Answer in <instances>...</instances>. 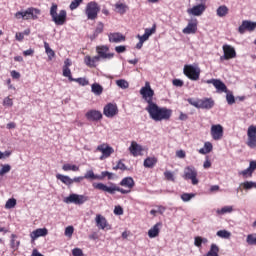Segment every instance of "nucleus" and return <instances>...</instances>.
<instances>
[{"instance_id":"774afa93","label":"nucleus","mask_w":256,"mask_h":256,"mask_svg":"<svg viewBox=\"0 0 256 256\" xmlns=\"http://www.w3.org/2000/svg\"><path fill=\"white\" fill-rule=\"evenodd\" d=\"M172 83L174 87H183V80L181 79H174Z\"/></svg>"},{"instance_id":"69168bd1","label":"nucleus","mask_w":256,"mask_h":256,"mask_svg":"<svg viewBox=\"0 0 256 256\" xmlns=\"http://www.w3.org/2000/svg\"><path fill=\"white\" fill-rule=\"evenodd\" d=\"M116 53H125L127 51V47L121 45L115 47Z\"/></svg>"},{"instance_id":"7ed1b4c3","label":"nucleus","mask_w":256,"mask_h":256,"mask_svg":"<svg viewBox=\"0 0 256 256\" xmlns=\"http://www.w3.org/2000/svg\"><path fill=\"white\" fill-rule=\"evenodd\" d=\"M39 15H41V10L38 8H27L25 11H18L15 13V19H23L24 21H29L32 19L33 21L39 19Z\"/></svg>"},{"instance_id":"393cba45","label":"nucleus","mask_w":256,"mask_h":256,"mask_svg":"<svg viewBox=\"0 0 256 256\" xmlns=\"http://www.w3.org/2000/svg\"><path fill=\"white\" fill-rule=\"evenodd\" d=\"M182 33H184V35H192L194 33H197V23L196 22H189L187 27H185L182 30Z\"/></svg>"},{"instance_id":"39448f33","label":"nucleus","mask_w":256,"mask_h":256,"mask_svg":"<svg viewBox=\"0 0 256 256\" xmlns=\"http://www.w3.org/2000/svg\"><path fill=\"white\" fill-rule=\"evenodd\" d=\"M100 11L101 7L99 6V4L95 1H91L86 5L85 15L87 16V19L89 21H95Z\"/></svg>"},{"instance_id":"c03bdc74","label":"nucleus","mask_w":256,"mask_h":256,"mask_svg":"<svg viewBox=\"0 0 256 256\" xmlns=\"http://www.w3.org/2000/svg\"><path fill=\"white\" fill-rule=\"evenodd\" d=\"M194 197L195 193H183L181 195V199L184 201V203H188V201H191V199H194Z\"/></svg>"},{"instance_id":"1a4fd4ad","label":"nucleus","mask_w":256,"mask_h":256,"mask_svg":"<svg viewBox=\"0 0 256 256\" xmlns=\"http://www.w3.org/2000/svg\"><path fill=\"white\" fill-rule=\"evenodd\" d=\"M89 201V197L86 195H79V194H70L66 198H64V203L71 204L73 203L74 205H83V203H87Z\"/></svg>"},{"instance_id":"412c9836","label":"nucleus","mask_w":256,"mask_h":256,"mask_svg":"<svg viewBox=\"0 0 256 256\" xmlns=\"http://www.w3.org/2000/svg\"><path fill=\"white\" fill-rule=\"evenodd\" d=\"M129 151L133 157H139L143 151V146L139 145L137 142L132 141L129 147Z\"/></svg>"},{"instance_id":"09e8293b","label":"nucleus","mask_w":256,"mask_h":256,"mask_svg":"<svg viewBox=\"0 0 256 256\" xmlns=\"http://www.w3.org/2000/svg\"><path fill=\"white\" fill-rule=\"evenodd\" d=\"M63 77H67L69 81H75V78L71 76V69L63 68Z\"/></svg>"},{"instance_id":"e433bc0d","label":"nucleus","mask_w":256,"mask_h":256,"mask_svg":"<svg viewBox=\"0 0 256 256\" xmlns=\"http://www.w3.org/2000/svg\"><path fill=\"white\" fill-rule=\"evenodd\" d=\"M116 85L120 89H129V82L125 79L116 80Z\"/></svg>"},{"instance_id":"20e7f679","label":"nucleus","mask_w":256,"mask_h":256,"mask_svg":"<svg viewBox=\"0 0 256 256\" xmlns=\"http://www.w3.org/2000/svg\"><path fill=\"white\" fill-rule=\"evenodd\" d=\"M50 16L55 25H65L67 21V11L60 10L59 14L57 13V4H52L50 8Z\"/></svg>"},{"instance_id":"72a5a7b5","label":"nucleus","mask_w":256,"mask_h":256,"mask_svg":"<svg viewBox=\"0 0 256 256\" xmlns=\"http://www.w3.org/2000/svg\"><path fill=\"white\" fill-rule=\"evenodd\" d=\"M44 49L46 51V54L48 55L49 61H51L53 57H55V51L51 49V47L49 46V43L47 42H44Z\"/></svg>"},{"instance_id":"b1692460","label":"nucleus","mask_w":256,"mask_h":256,"mask_svg":"<svg viewBox=\"0 0 256 256\" xmlns=\"http://www.w3.org/2000/svg\"><path fill=\"white\" fill-rule=\"evenodd\" d=\"M163 224L161 222L156 223L149 231H148V237L150 239H155V237H159V231Z\"/></svg>"},{"instance_id":"4be33fe9","label":"nucleus","mask_w":256,"mask_h":256,"mask_svg":"<svg viewBox=\"0 0 256 256\" xmlns=\"http://www.w3.org/2000/svg\"><path fill=\"white\" fill-rule=\"evenodd\" d=\"M108 39L110 43H123V41H125V36L119 32H114L108 34Z\"/></svg>"},{"instance_id":"f8f14e48","label":"nucleus","mask_w":256,"mask_h":256,"mask_svg":"<svg viewBox=\"0 0 256 256\" xmlns=\"http://www.w3.org/2000/svg\"><path fill=\"white\" fill-rule=\"evenodd\" d=\"M210 134L214 141H221L223 139V126L221 124L212 125Z\"/></svg>"},{"instance_id":"680f3d73","label":"nucleus","mask_w":256,"mask_h":256,"mask_svg":"<svg viewBox=\"0 0 256 256\" xmlns=\"http://www.w3.org/2000/svg\"><path fill=\"white\" fill-rule=\"evenodd\" d=\"M194 245H195V247L201 248V246L203 245L201 236H196L194 238Z\"/></svg>"},{"instance_id":"4468645a","label":"nucleus","mask_w":256,"mask_h":256,"mask_svg":"<svg viewBox=\"0 0 256 256\" xmlns=\"http://www.w3.org/2000/svg\"><path fill=\"white\" fill-rule=\"evenodd\" d=\"M119 113V108H117V104L109 103L104 107L103 114L105 117L113 118L115 115Z\"/></svg>"},{"instance_id":"e2e57ef3","label":"nucleus","mask_w":256,"mask_h":256,"mask_svg":"<svg viewBox=\"0 0 256 256\" xmlns=\"http://www.w3.org/2000/svg\"><path fill=\"white\" fill-rule=\"evenodd\" d=\"M84 61L88 67H94L93 58H91L90 56H86L84 58Z\"/></svg>"},{"instance_id":"5701e85b","label":"nucleus","mask_w":256,"mask_h":256,"mask_svg":"<svg viewBox=\"0 0 256 256\" xmlns=\"http://www.w3.org/2000/svg\"><path fill=\"white\" fill-rule=\"evenodd\" d=\"M215 107V101L212 98L200 99V109H213Z\"/></svg>"},{"instance_id":"423d86ee","label":"nucleus","mask_w":256,"mask_h":256,"mask_svg":"<svg viewBox=\"0 0 256 256\" xmlns=\"http://www.w3.org/2000/svg\"><path fill=\"white\" fill-rule=\"evenodd\" d=\"M140 95L144 99L147 105H152L153 97L155 96V91L151 89V84L149 82H145V86L140 89Z\"/></svg>"},{"instance_id":"2eb2a0df","label":"nucleus","mask_w":256,"mask_h":256,"mask_svg":"<svg viewBox=\"0 0 256 256\" xmlns=\"http://www.w3.org/2000/svg\"><path fill=\"white\" fill-rule=\"evenodd\" d=\"M206 83L208 85H213L219 93H227V86L219 79H210L207 80Z\"/></svg>"},{"instance_id":"052dcab7","label":"nucleus","mask_w":256,"mask_h":256,"mask_svg":"<svg viewBox=\"0 0 256 256\" xmlns=\"http://www.w3.org/2000/svg\"><path fill=\"white\" fill-rule=\"evenodd\" d=\"M74 231H75V228H73V226H68V227H66V229H65V235H66V237H72Z\"/></svg>"},{"instance_id":"0e129e2a","label":"nucleus","mask_w":256,"mask_h":256,"mask_svg":"<svg viewBox=\"0 0 256 256\" xmlns=\"http://www.w3.org/2000/svg\"><path fill=\"white\" fill-rule=\"evenodd\" d=\"M72 255L73 256H83V250H81V248H74L72 250Z\"/></svg>"},{"instance_id":"f704fd0d","label":"nucleus","mask_w":256,"mask_h":256,"mask_svg":"<svg viewBox=\"0 0 256 256\" xmlns=\"http://www.w3.org/2000/svg\"><path fill=\"white\" fill-rule=\"evenodd\" d=\"M91 91L94 95H101V93H103V86L98 83H94L91 86Z\"/></svg>"},{"instance_id":"0eeeda50","label":"nucleus","mask_w":256,"mask_h":256,"mask_svg":"<svg viewBox=\"0 0 256 256\" xmlns=\"http://www.w3.org/2000/svg\"><path fill=\"white\" fill-rule=\"evenodd\" d=\"M183 179L191 181L192 185H199V179H197V169L193 166H187L184 168Z\"/></svg>"},{"instance_id":"f257e3e1","label":"nucleus","mask_w":256,"mask_h":256,"mask_svg":"<svg viewBox=\"0 0 256 256\" xmlns=\"http://www.w3.org/2000/svg\"><path fill=\"white\" fill-rule=\"evenodd\" d=\"M145 109L149 114L150 119L153 121H167L171 119V115L173 114L171 109H168L167 107H159L155 102L147 105Z\"/></svg>"},{"instance_id":"ddd939ff","label":"nucleus","mask_w":256,"mask_h":256,"mask_svg":"<svg viewBox=\"0 0 256 256\" xmlns=\"http://www.w3.org/2000/svg\"><path fill=\"white\" fill-rule=\"evenodd\" d=\"M256 22H251L249 20H243L242 24L238 27V32L240 35H244L245 31H255Z\"/></svg>"},{"instance_id":"c85d7f7f","label":"nucleus","mask_w":256,"mask_h":256,"mask_svg":"<svg viewBox=\"0 0 256 256\" xmlns=\"http://www.w3.org/2000/svg\"><path fill=\"white\" fill-rule=\"evenodd\" d=\"M157 165V159L155 157H148L144 160V167L146 169H153Z\"/></svg>"},{"instance_id":"58836bf2","label":"nucleus","mask_w":256,"mask_h":256,"mask_svg":"<svg viewBox=\"0 0 256 256\" xmlns=\"http://www.w3.org/2000/svg\"><path fill=\"white\" fill-rule=\"evenodd\" d=\"M246 145H248L250 149H256V136H248Z\"/></svg>"},{"instance_id":"a18cd8bd","label":"nucleus","mask_w":256,"mask_h":256,"mask_svg":"<svg viewBox=\"0 0 256 256\" xmlns=\"http://www.w3.org/2000/svg\"><path fill=\"white\" fill-rule=\"evenodd\" d=\"M248 245H256V233L249 234L246 238Z\"/></svg>"},{"instance_id":"6e6d98bb","label":"nucleus","mask_w":256,"mask_h":256,"mask_svg":"<svg viewBox=\"0 0 256 256\" xmlns=\"http://www.w3.org/2000/svg\"><path fill=\"white\" fill-rule=\"evenodd\" d=\"M226 101H227L228 105H233L235 103V96H233L232 93H227Z\"/></svg>"},{"instance_id":"de8ad7c7","label":"nucleus","mask_w":256,"mask_h":256,"mask_svg":"<svg viewBox=\"0 0 256 256\" xmlns=\"http://www.w3.org/2000/svg\"><path fill=\"white\" fill-rule=\"evenodd\" d=\"M1 169H0V176L6 175V173H9L11 171V165L9 164H4L1 165Z\"/></svg>"},{"instance_id":"bf43d9fd","label":"nucleus","mask_w":256,"mask_h":256,"mask_svg":"<svg viewBox=\"0 0 256 256\" xmlns=\"http://www.w3.org/2000/svg\"><path fill=\"white\" fill-rule=\"evenodd\" d=\"M12 105H13V99H11L9 96L5 97L3 100V106L11 107Z\"/></svg>"},{"instance_id":"bb28decb","label":"nucleus","mask_w":256,"mask_h":256,"mask_svg":"<svg viewBox=\"0 0 256 256\" xmlns=\"http://www.w3.org/2000/svg\"><path fill=\"white\" fill-rule=\"evenodd\" d=\"M56 179H58V181H61L62 183H64V185H67L68 187L73 185V178L69 176H65L63 174H57Z\"/></svg>"},{"instance_id":"5fc2aeb1","label":"nucleus","mask_w":256,"mask_h":256,"mask_svg":"<svg viewBox=\"0 0 256 256\" xmlns=\"http://www.w3.org/2000/svg\"><path fill=\"white\" fill-rule=\"evenodd\" d=\"M156 29H157V26L154 24L152 28H146L144 34L147 35L148 37H151V35L155 33Z\"/></svg>"},{"instance_id":"9d476101","label":"nucleus","mask_w":256,"mask_h":256,"mask_svg":"<svg viewBox=\"0 0 256 256\" xmlns=\"http://www.w3.org/2000/svg\"><path fill=\"white\" fill-rule=\"evenodd\" d=\"M224 55L220 57V61H229V59H235L237 57V52L235 48L229 44H225L222 47Z\"/></svg>"},{"instance_id":"c9c22d12","label":"nucleus","mask_w":256,"mask_h":256,"mask_svg":"<svg viewBox=\"0 0 256 256\" xmlns=\"http://www.w3.org/2000/svg\"><path fill=\"white\" fill-rule=\"evenodd\" d=\"M233 211V206H224L221 209H217V215H227V213H231Z\"/></svg>"},{"instance_id":"a878e982","label":"nucleus","mask_w":256,"mask_h":256,"mask_svg":"<svg viewBox=\"0 0 256 256\" xmlns=\"http://www.w3.org/2000/svg\"><path fill=\"white\" fill-rule=\"evenodd\" d=\"M121 187H126V189H133L135 187V180L132 177H125L120 182Z\"/></svg>"},{"instance_id":"a211bd4d","label":"nucleus","mask_w":256,"mask_h":256,"mask_svg":"<svg viewBox=\"0 0 256 256\" xmlns=\"http://www.w3.org/2000/svg\"><path fill=\"white\" fill-rule=\"evenodd\" d=\"M96 51L101 59H113L115 57L114 53H107L109 51V47L107 46H98Z\"/></svg>"},{"instance_id":"9b49d317","label":"nucleus","mask_w":256,"mask_h":256,"mask_svg":"<svg viewBox=\"0 0 256 256\" xmlns=\"http://www.w3.org/2000/svg\"><path fill=\"white\" fill-rule=\"evenodd\" d=\"M96 151H100L102 155L100 156V160L103 161V159H107L115 153V149L113 147L109 146L107 143H103L97 146Z\"/></svg>"},{"instance_id":"37998d69","label":"nucleus","mask_w":256,"mask_h":256,"mask_svg":"<svg viewBox=\"0 0 256 256\" xmlns=\"http://www.w3.org/2000/svg\"><path fill=\"white\" fill-rule=\"evenodd\" d=\"M240 185L246 191H249V189L255 188V182H253V181H245V182L241 183Z\"/></svg>"},{"instance_id":"aec40b11","label":"nucleus","mask_w":256,"mask_h":256,"mask_svg":"<svg viewBox=\"0 0 256 256\" xmlns=\"http://www.w3.org/2000/svg\"><path fill=\"white\" fill-rule=\"evenodd\" d=\"M96 227L99 229L105 230L109 227V223L107 222V218L101 214H97L95 217Z\"/></svg>"},{"instance_id":"8fccbe9b","label":"nucleus","mask_w":256,"mask_h":256,"mask_svg":"<svg viewBox=\"0 0 256 256\" xmlns=\"http://www.w3.org/2000/svg\"><path fill=\"white\" fill-rule=\"evenodd\" d=\"M164 177L167 181L175 182V174L171 171H165L164 172Z\"/></svg>"},{"instance_id":"cd10ccee","label":"nucleus","mask_w":256,"mask_h":256,"mask_svg":"<svg viewBox=\"0 0 256 256\" xmlns=\"http://www.w3.org/2000/svg\"><path fill=\"white\" fill-rule=\"evenodd\" d=\"M83 177L84 179H88L90 181H95V180L101 181V175L95 174L93 170H88Z\"/></svg>"},{"instance_id":"13d9d810","label":"nucleus","mask_w":256,"mask_h":256,"mask_svg":"<svg viewBox=\"0 0 256 256\" xmlns=\"http://www.w3.org/2000/svg\"><path fill=\"white\" fill-rule=\"evenodd\" d=\"M247 135L248 137L256 136V126L254 125L249 126Z\"/></svg>"},{"instance_id":"f3484780","label":"nucleus","mask_w":256,"mask_h":256,"mask_svg":"<svg viewBox=\"0 0 256 256\" xmlns=\"http://www.w3.org/2000/svg\"><path fill=\"white\" fill-rule=\"evenodd\" d=\"M255 170H256V161H250L249 167L245 170L239 171L238 175H241L242 177L247 179L249 177H253V173L255 172Z\"/></svg>"},{"instance_id":"f03ea898","label":"nucleus","mask_w":256,"mask_h":256,"mask_svg":"<svg viewBox=\"0 0 256 256\" xmlns=\"http://www.w3.org/2000/svg\"><path fill=\"white\" fill-rule=\"evenodd\" d=\"M93 187H94V189H99V191H104L105 193H110V195H115V191L122 193V195H127V194L131 193V189L128 188V190H127V189L119 188V186H117L114 183H111L110 186H107L103 183H94Z\"/></svg>"},{"instance_id":"49530a36","label":"nucleus","mask_w":256,"mask_h":256,"mask_svg":"<svg viewBox=\"0 0 256 256\" xmlns=\"http://www.w3.org/2000/svg\"><path fill=\"white\" fill-rule=\"evenodd\" d=\"M63 171H79V168L77 165H71V164H64L62 166Z\"/></svg>"},{"instance_id":"338daca9","label":"nucleus","mask_w":256,"mask_h":256,"mask_svg":"<svg viewBox=\"0 0 256 256\" xmlns=\"http://www.w3.org/2000/svg\"><path fill=\"white\" fill-rule=\"evenodd\" d=\"M114 215H123V207L115 206V208H114Z\"/></svg>"},{"instance_id":"2f4dec72","label":"nucleus","mask_w":256,"mask_h":256,"mask_svg":"<svg viewBox=\"0 0 256 256\" xmlns=\"http://www.w3.org/2000/svg\"><path fill=\"white\" fill-rule=\"evenodd\" d=\"M211 151H213V144H211V142H205L204 147L199 149L201 155H207V153H211Z\"/></svg>"},{"instance_id":"473e14b6","label":"nucleus","mask_w":256,"mask_h":256,"mask_svg":"<svg viewBox=\"0 0 256 256\" xmlns=\"http://www.w3.org/2000/svg\"><path fill=\"white\" fill-rule=\"evenodd\" d=\"M205 256H219V246L217 244H211L210 250Z\"/></svg>"},{"instance_id":"7c9ffc66","label":"nucleus","mask_w":256,"mask_h":256,"mask_svg":"<svg viewBox=\"0 0 256 256\" xmlns=\"http://www.w3.org/2000/svg\"><path fill=\"white\" fill-rule=\"evenodd\" d=\"M229 14V8L225 5H221L216 10V15L218 17H226Z\"/></svg>"},{"instance_id":"a19ab883","label":"nucleus","mask_w":256,"mask_h":256,"mask_svg":"<svg viewBox=\"0 0 256 256\" xmlns=\"http://www.w3.org/2000/svg\"><path fill=\"white\" fill-rule=\"evenodd\" d=\"M16 237L17 235L15 234L11 235V248L14 249V251H17V249H19V245H21L20 241H15Z\"/></svg>"},{"instance_id":"4d7b16f0","label":"nucleus","mask_w":256,"mask_h":256,"mask_svg":"<svg viewBox=\"0 0 256 256\" xmlns=\"http://www.w3.org/2000/svg\"><path fill=\"white\" fill-rule=\"evenodd\" d=\"M76 83H79V85H82L83 87H85V85H89V81L85 78H74V80Z\"/></svg>"},{"instance_id":"dca6fc26","label":"nucleus","mask_w":256,"mask_h":256,"mask_svg":"<svg viewBox=\"0 0 256 256\" xmlns=\"http://www.w3.org/2000/svg\"><path fill=\"white\" fill-rule=\"evenodd\" d=\"M49 230L47 228H38L30 233L31 243H35L39 237H47Z\"/></svg>"},{"instance_id":"c756f323","label":"nucleus","mask_w":256,"mask_h":256,"mask_svg":"<svg viewBox=\"0 0 256 256\" xmlns=\"http://www.w3.org/2000/svg\"><path fill=\"white\" fill-rule=\"evenodd\" d=\"M115 9H116V12L119 13L120 15H125L129 7L126 4L118 2L115 4Z\"/></svg>"},{"instance_id":"603ef678","label":"nucleus","mask_w":256,"mask_h":256,"mask_svg":"<svg viewBox=\"0 0 256 256\" xmlns=\"http://www.w3.org/2000/svg\"><path fill=\"white\" fill-rule=\"evenodd\" d=\"M81 3H83V0H74L70 3V10L71 11H75V9H77V7H79V5H81Z\"/></svg>"},{"instance_id":"79ce46f5","label":"nucleus","mask_w":256,"mask_h":256,"mask_svg":"<svg viewBox=\"0 0 256 256\" xmlns=\"http://www.w3.org/2000/svg\"><path fill=\"white\" fill-rule=\"evenodd\" d=\"M217 237H220L221 239H229V237H231V232L227 231V230H219L216 233Z\"/></svg>"},{"instance_id":"ea45409f","label":"nucleus","mask_w":256,"mask_h":256,"mask_svg":"<svg viewBox=\"0 0 256 256\" xmlns=\"http://www.w3.org/2000/svg\"><path fill=\"white\" fill-rule=\"evenodd\" d=\"M17 205V199L10 198L6 201L5 209H13Z\"/></svg>"},{"instance_id":"6ab92c4d","label":"nucleus","mask_w":256,"mask_h":256,"mask_svg":"<svg viewBox=\"0 0 256 256\" xmlns=\"http://www.w3.org/2000/svg\"><path fill=\"white\" fill-rule=\"evenodd\" d=\"M85 117L88 121H101L103 114L98 110H89L86 112Z\"/></svg>"},{"instance_id":"864d4df0","label":"nucleus","mask_w":256,"mask_h":256,"mask_svg":"<svg viewBox=\"0 0 256 256\" xmlns=\"http://www.w3.org/2000/svg\"><path fill=\"white\" fill-rule=\"evenodd\" d=\"M115 176V174L114 173H111V172H109V171H103L102 173H101V175H100V177H101V181H103V178L104 177H107L108 179H113V177Z\"/></svg>"},{"instance_id":"3c124183","label":"nucleus","mask_w":256,"mask_h":256,"mask_svg":"<svg viewBox=\"0 0 256 256\" xmlns=\"http://www.w3.org/2000/svg\"><path fill=\"white\" fill-rule=\"evenodd\" d=\"M103 23L102 22H99L95 31H94V34H93V37H97V35L103 33Z\"/></svg>"},{"instance_id":"6e6552de","label":"nucleus","mask_w":256,"mask_h":256,"mask_svg":"<svg viewBox=\"0 0 256 256\" xmlns=\"http://www.w3.org/2000/svg\"><path fill=\"white\" fill-rule=\"evenodd\" d=\"M184 75L188 77L191 81H199V76L201 75V69L193 65L184 66Z\"/></svg>"},{"instance_id":"4c0bfd02","label":"nucleus","mask_w":256,"mask_h":256,"mask_svg":"<svg viewBox=\"0 0 256 256\" xmlns=\"http://www.w3.org/2000/svg\"><path fill=\"white\" fill-rule=\"evenodd\" d=\"M187 101L189 102L190 105H192V107H195L196 109H200L201 99L188 98Z\"/></svg>"}]
</instances>
